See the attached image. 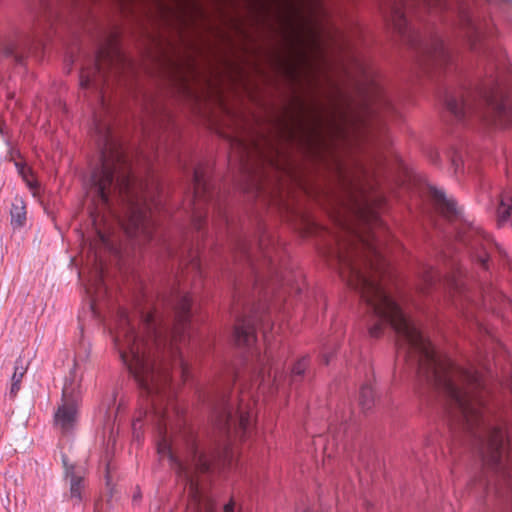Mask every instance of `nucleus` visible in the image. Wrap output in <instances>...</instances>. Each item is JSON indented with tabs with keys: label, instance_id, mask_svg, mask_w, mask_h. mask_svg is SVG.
<instances>
[{
	"label": "nucleus",
	"instance_id": "24",
	"mask_svg": "<svg viewBox=\"0 0 512 512\" xmlns=\"http://www.w3.org/2000/svg\"><path fill=\"white\" fill-rule=\"evenodd\" d=\"M194 512H217V505L211 498L206 499L200 507L194 510Z\"/></svg>",
	"mask_w": 512,
	"mask_h": 512
},
{
	"label": "nucleus",
	"instance_id": "16",
	"mask_svg": "<svg viewBox=\"0 0 512 512\" xmlns=\"http://www.w3.org/2000/svg\"><path fill=\"white\" fill-rule=\"evenodd\" d=\"M500 203L497 208L498 225H503L510 217L512 211V194H500Z\"/></svg>",
	"mask_w": 512,
	"mask_h": 512
},
{
	"label": "nucleus",
	"instance_id": "3",
	"mask_svg": "<svg viewBox=\"0 0 512 512\" xmlns=\"http://www.w3.org/2000/svg\"><path fill=\"white\" fill-rule=\"evenodd\" d=\"M100 134L101 167L92 171L89 177V189L93 192H106L114 189L123 192L134 188L131 167L121 146L112 138L106 126L97 128Z\"/></svg>",
	"mask_w": 512,
	"mask_h": 512
},
{
	"label": "nucleus",
	"instance_id": "5",
	"mask_svg": "<svg viewBox=\"0 0 512 512\" xmlns=\"http://www.w3.org/2000/svg\"><path fill=\"white\" fill-rule=\"evenodd\" d=\"M272 335L266 329L263 330V338L266 344L264 354L258 352L254 347L256 343V328L252 319H245L239 321L234 330V341L238 347L246 348L250 351L251 355L257 358L258 363V376L259 386L264 385L266 382L277 383L278 381V368L274 361L270 339Z\"/></svg>",
	"mask_w": 512,
	"mask_h": 512
},
{
	"label": "nucleus",
	"instance_id": "32",
	"mask_svg": "<svg viewBox=\"0 0 512 512\" xmlns=\"http://www.w3.org/2000/svg\"><path fill=\"white\" fill-rule=\"evenodd\" d=\"M97 195H98L99 200H100L101 202H103L104 204L108 205V203H109V197H108V196H109L110 194H104V193H101V194H97Z\"/></svg>",
	"mask_w": 512,
	"mask_h": 512
},
{
	"label": "nucleus",
	"instance_id": "35",
	"mask_svg": "<svg viewBox=\"0 0 512 512\" xmlns=\"http://www.w3.org/2000/svg\"><path fill=\"white\" fill-rule=\"evenodd\" d=\"M306 225H307V229H308V230H309V229H313V228H315V226H316V224H315L314 222L310 221V220H307Z\"/></svg>",
	"mask_w": 512,
	"mask_h": 512
},
{
	"label": "nucleus",
	"instance_id": "38",
	"mask_svg": "<svg viewBox=\"0 0 512 512\" xmlns=\"http://www.w3.org/2000/svg\"><path fill=\"white\" fill-rule=\"evenodd\" d=\"M139 497H140V494L137 493V494L134 495L133 500L136 501Z\"/></svg>",
	"mask_w": 512,
	"mask_h": 512
},
{
	"label": "nucleus",
	"instance_id": "28",
	"mask_svg": "<svg viewBox=\"0 0 512 512\" xmlns=\"http://www.w3.org/2000/svg\"><path fill=\"white\" fill-rule=\"evenodd\" d=\"M203 178V169L201 166L195 168L194 170V181L197 185H200Z\"/></svg>",
	"mask_w": 512,
	"mask_h": 512
},
{
	"label": "nucleus",
	"instance_id": "20",
	"mask_svg": "<svg viewBox=\"0 0 512 512\" xmlns=\"http://www.w3.org/2000/svg\"><path fill=\"white\" fill-rule=\"evenodd\" d=\"M27 367L24 364V361L21 357H18L15 360L14 364V372L11 377V381L21 382L23 376L25 375Z\"/></svg>",
	"mask_w": 512,
	"mask_h": 512
},
{
	"label": "nucleus",
	"instance_id": "39",
	"mask_svg": "<svg viewBox=\"0 0 512 512\" xmlns=\"http://www.w3.org/2000/svg\"><path fill=\"white\" fill-rule=\"evenodd\" d=\"M481 235H482V237H483V238H485V239L488 237V235H487V234H485L482 230H481Z\"/></svg>",
	"mask_w": 512,
	"mask_h": 512
},
{
	"label": "nucleus",
	"instance_id": "6",
	"mask_svg": "<svg viewBox=\"0 0 512 512\" xmlns=\"http://www.w3.org/2000/svg\"><path fill=\"white\" fill-rule=\"evenodd\" d=\"M126 64V57L119 49L116 39L112 38L106 46L99 50L96 64L92 68L82 69L80 85L82 88L98 89L106 81L108 70L117 73Z\"/></svg>",
	"mask_w": 512,
	"mask_h": 512
},
{
	"label": "nucleus",
	"instance_id": "12",
	"mask_svg": "<svg viewBox=\"0 0 512 512\" xmlns=\"http://www.w3.org/2000/svg\"><path fill=\"white\" fill-rule=\"evenodd\" d=\"M86 293L90 298V308L93 315H96V304L104 294L106 293V287L103 281V273L102 270H97L93 279L89 281L86 285Z\"/></svg>",
	"mask_w": 512,
	"mask_h": 512
},
{
	"label": "nucleus",
	"instance_id": "31",
	"mask_svg": "<svg viewBox=\"0 0 512 512\" xmlns=\"http://www.w3.org/2000/svg\"><path fill=\"white\" fill-rule=\"evenodd\" d=\"M223 512H234V503L233 501L228 502L223 507Z\"/></svg>",
	"mask_w": 512,
	"mask_h": 512
},
{
	"label": "nucleus",
	"instance_id": "21",
	"mask_svg": "<svg viewBox=\"0 0 512 512\" xmlns=\"http://www.w3.org/2000/svg\"><path fill=\"white\" fill-rule=\"evenodd\" d=\"M392 22H393L394 27L400 33L404 32V27H405V24H406V20H405L403 12L400 9H398V8L394 9V11L392 13Z\"/></svg>",
	"mask_w": 512,
	"mask_h": 512
},
{
	"label": "nucleus",
	"instance_id": "9",
	"mask_svg": "<svg viewBox=\"0 0 512 512\" xmlns=\"http://www.w3.org/2000/svg\"><path fill=\"white\" fill-rule=\"evenodd\" d=\"M502 95V88L499 84L497 87L485 95V98L495 112V122L501 126H512V105L504 99L498 103L497 99Z\"/></svg>",
	"mask_w": 512,
	"mask_h": 512
},
{
	"label": "nucleus",
	"instance_id": "26",
	"mask_svg": "<svg viewBox=\"0 0 512 512\" xmlns=\"http://www.w3.org/2000/svg\"><path fill=\"white\" fill-rule=\"evenodd\" d=\"M454 285V288L455 290H459V293L467 300V301H471V302H474V299H472L471 297V294L469 291H467L466 289H464L460 284H458L457 282H454L453 283Z\"/></svg>",
	"mask_w": 512,
	"mask_h": 512
},
{
	"label": "nucleus",
	"instance_id": "23",
	"mask_svg": "<svg viewBox=\"0 0 512 512\" xmlns=\"http://www.w3.org/2000/svg\"><path fill=\"white\" fill-rule=\"evenodd\" d=\"M307 366H308V359L304 357L293 366L292 371H291L292 376L303 375Z\"/></svg>",
	"mask_w": 512,
	"mask_h": 512
},
{
	"label": "nucleus",
	"instance_id": "22",
	"mask_svg": "<svg viewBox=\"0 0 512 512\" xmlns=\"http://www.w3.org/2000/svg\"><path fill=\"white\" fill-rule=\"evenodd\" d=\"M382 160L377 159L373 164H371L370 167H363L362 165L358 166V171L360 174H362L365 177H368L369 175L376 174V168L380 167L382 165Z\"/></svg>",
	"mask_w": 512,
	"mask_h": 512
},
{
	"label": "nucleus",
	"instance_id": "14",
	"mask_svg": "<svg viewBox=\"0 0 512 512\" xmlns=\"http://www.w3.org/2000/svg\"><path fill=\"white\" fill-rule=\"evenodd\" d=\"M26 205L22 198L16 196L10 209V223L13 230H20L25 227L27 222Z\"/></svg>",
	"mask_w": 512,
	"mask_h": 512
},
{
	"label": "nucleus",
	"instance_id": "25",
	"mask_svg": "<svg viewBox=\"0 0 512 512\" xmlns=\"http://www.w3.org/2000/svg\"><path fill=\"white\" fill-rule=\"evenodd\" d=\"M178 372L181 378L185 381L188 377L189 369L184 360L180 357L177 361Z\"/></svg>",
	"mask_w": 512,
	"mask_h": 512
},
{
	"label": "nucleus",
	"instance_id": "29",
	"mask_svg": "<svg viewBox=\"0 0 512 512\" xmlns=\"http://www.w3.org/2000/svg\"><path fill=\"white\" fill-rule=\"evenodd\" d=\"M264 265H266L269 270L273 271V272H276L275 271V266H274V263L271 259V256L270 255H267V253L265 252L264 254Z\"/></svg>",
	"mask_w": 512,
	"mask_h": 512
},
{
	"label": "nucleus",
	"instance_id": "1",
	"mask_svg": "<svg viewBox=\"0 0 512 512\" xmlns=\"http://www.w3.org/2000/svg\"><path fill=\"white\" fill-rule=\"evenodd\" d=\"M355 217L367 232L360 234V245L367 255L359 259L358 253L337 252L335 260L339 274L347 284L360 293L376 323L369 328L371 337H379L386 325L397 333L398 352L427 381L442 390L459 411L466 428L472 433L483 461L504 479L512 482V463L504 461L506 431L487 423L483 403L477 396L481 386L480 374L461 367L450 358H442L419 326L405 316L381 282L371 274L385 263L384 239L381 233L388 229L378 208L366 199L352 201Z\"/></svg>",
	"mask_w": 512,
	"mask_h": 512
},
{
	"label": "nucleus",
	"instance_id": "34",
	"mask_svg": "<svg viewBox=\"0 0 512 512\" xmlns=\"http://www.w3.org/2000/svg\"><path fill=\"white\" fill-rule=\"evenodd\" d=\"M433 1H434L433 5H434L435 7L443 8V7L445 6V5L442 3V0H433Z\"/></svg>",
	"mask_w": 512,
	"mask_h": 512
},
{
	"label": "nucleus",
	"instance_id": "2",
	"mask_svg": "<svg viewBox=\"0 0 512 512\" xmlns=\"http://www.w3.org/2000/svg\"><path fill=\"white\" fill-rule=\"evenodd\" d=\"M143 332H136L128 312L117 313L114 344L120 359L139 387L151 397L149 410L140 411L133 421L134 432L142 428V415L156 430L157 453L175 471L178 481L188 489L190 507L196 510L208 496H203L197 480L198 472L210 469L211 460L199 450L194 432L187 426L184 410L175 398L170 364L156 358L155 351L163 342L162 331L154 313L141 314Z\"/></svg>",
	"mask_w": 512,
	"mask_h": 512
},
{
	"label": "nucleus",
	"instance_id": "27",
	"mask_svg": "<svg viewBox=\"0 0 512 512\" xmlns=\"http://www.w3.org/2000/svg\"><path fill=\"white\" fill-rule=\"evenodd\" d=\"M21 382L11 381V387L9 390V397L14 398L20 390Z\"/></svg>",
	"mask_w": 512,
	"mask_h": 512
},
{
	"label": "nucleus",
	"instance_id": "33",
	"mask_svg": "<svg viewBox=\"0 0 512 512\" xmlns=\"http://www.w3.org/2000/svg\"><path fill=\"white\" fill-rule=\"evenodd\" d=\"M99 237H100V240L101 242L105 245V246H108L109 244V241H108V238L105 234L99 232Z\"/></svg>",
	"mask_w": 512,
	"mask_h": 512
},
{
	"label": "nucleus",
	"instance_id": "30",
	"mask_svg": "<svg viewBox=\"0 0 512 512\" xmlns=\"http://www.w3.org/2000/svg\"><path fill=\"white\" fill-rule=\"evenodd\" d=\"M423 277H424V281L427 284H431L433 282L434 275L432 274L431 271L426 272V274Z\"/></svg>",
	"mask_w": 512,
	"mask_h": 512
},
{
	"label": "nucleus",
	"instance_id": "17",
	"mask_svg": "<svg viewBox=\"0 0 512 512\" xmlns=\"http://www.w3.org/2000/svg\"><path fill=\"white\" fill-rule=\"evenodd\" d=\"M15 167H16L19 175L26 182L27 187L29 189L36 188L37 180L33 174V171L31 170V168L29 166H27L26 163H22V162H15Z\"/></svg>",
	"mask_w": 512,
	"mask_h": 512
},
{
	"label": "nucleus",
	"instance_id": "10",
	"mask_svg": "<svg viewBox=\"0 0 512 512\" xmlns=\"http://www.w3.org/2000/svg\"><path fill=\"white\" fill-rule=\"evenodd\" d=\"M192 299L190 294L184 292H177L173 298V307L177 317V333H184L187 329L188 322L190 319Z\"/></svg>",
	"mask_w": 512,
	"mask_h": 512
},
{
	"label": "nucleus",
	"instance_id": "15",
	"mask_svg": "<svg viewBox=\"0 0 512 512\" xmlns=\"http://www.w3.org/2000/svg\"><path fill=\"white\" fill-rule=\"evenodd\" d=\"M66 477L70 478V494L71 498L81 501V491L83 489V477L77 475L71 466L66 469Z\"/></svg>",
	"mask_w": 512,
	"mask_h": 512
},
{
	"label": "nucleus",
	"instance_id": "11",
	"mask_svg": "<svg viewBox=\"0 0 512 512\" xmlns=\"http://www.w3.org/2000/svg\"><path fill=\"white\" fill-rule=\"evenodd\" d=\"M404 176L403 187L415 190V192H440L436 187L431 185L425 176L420 173H417L411 168H404Z\"/></svg>",
	"mask_w": 512,
	"mask_h": 512
},
{
	"label": "nucleus",
	"instance_id": "13",
	"mask_svg": "<svg viewBox=\"0 0 512 512\" xmlns=\"http://www.w3.org/2000/svg\"><path fill=\"white\" fill-rule=\"evenodd\" d=\"M431 196V205L436 212L440 213L444 217L451 218L460 214L454 199L447 198L446 194H431Z\"/></svg>",
	"mask_w": 512,
	"mask_h": 512
},
{
	"label": "nucleus",
	"instance_id": "4",
	"mask_svg": "<svg viewBox=\"0 0 512 512\" xmlns=\"http://www.w3.org/2000/svg\"><path fill=\"white\" fill-rule=\"evenodd\" d=\"M215 425L229 438L244 440L250 433L253 422V411L245 396L232 400L223 392L214 407Z\"/></svg>",
	"mask_w": 512,
	"mask_h": 512
},
{
	"label": "nucleus",
	"instance_id": "19",
	"mask_svg": "<svg viewBox=\"0 0 512 512\" xmlns=\"http://www.w3.org/2000/svg\"><path fill=\"white\" fill-rule=\"evenodd\" d=\"M447 108L457 117L462 118L468 110L467 103L460 99L450 98L447 101Z\"/></svg>",
	"mask_w": 512,
	"mask_h": 512
},
{
	"label": "nucleus",
	"instance_id": "36",
	"mask_svg": "<svg viewBox=\"0 0 512 512\" xmlns=\"http://www.w3.org/2000/svg\"><path fill=\"white\" fill-rule=\"evenodd\" d=\"M480 261L482 262L483 265H485L486 262H487V257L486 256L485 257H481Z\"/></svg>",
	"mask_w": 512,
	"mask_h": 512
},
{
	"label": "nucleus",
	"instance_id": "8",
	"mask_svg": "<svg viewBox=\"0 0 512 512\" xmlns=\"http://www.w3.org/2000/svg\"><path fill=\"white\" fill-rule=\"evenodd\" d=\"M129 205L130 214L128 227L126 228L127 232L133 237L141 234L149 235L151 212H148L147 208L138 202H131Z\"/></svg>",
	"mask_w": 512,
	"mask_h": 512
},
{
	"label": "nucleus",
	"instance_id": "7",
	"mask_svg": "<svg viewBox=\"0 0 512 512\" xmlns=\"http://www.w3.org/2000/svg\"><path fill=\"white\" fill-rule=\"evenodd\" d=\"M80 394L75 392L71 384L65 383L62 399L54 413V424L63 433L73 431L79 421Z\"/></svg>",
	"mask_w": 512,
	"mask_h": 512
},
{
	"label": "nucleus",
	"instance_id": "40",
	"mask_svg": "<svg viewBox=\"0 0 512 512\" xmlns=\"http://www.w3.org/2000/svg\"><path fill=\"white\" fill-rule=\"evenodd\" d=\"M228 457V451L225 452L224 458Z\"/></svg>",
	"mask_w": 512,
	"mask_h": 512
},
{
	"label": "nucleus",
	"instance_id": "37",
	"mask_svg": "<svg viewBox=\"0 0 512 512\" xmlns=\"http://www.w3.org/2000/svg\"><path fill=\"white\" fill-rule=\"evenodd\" d=\"M326 364L330 362V358L327 355H323Z\"/></svg>",
	"mask_w": 512,
	"mask_h": 512
},
{
	"label": "nucleus",
	"instance_id": "18",
	"mask_svg": "<svg viewBox=\"0 0 512 512\" xmlns=\"http://www.w3.org/2000/svg\"><path fill=\"white\" fill-rule=\"evenodd\" d=\"M359 401L364 410L372 408L375 401V391L370 384H365L361 387Z\"/></svg>",
	"mask_w": 512,
	"mask_h": 512
}]
</instances>
